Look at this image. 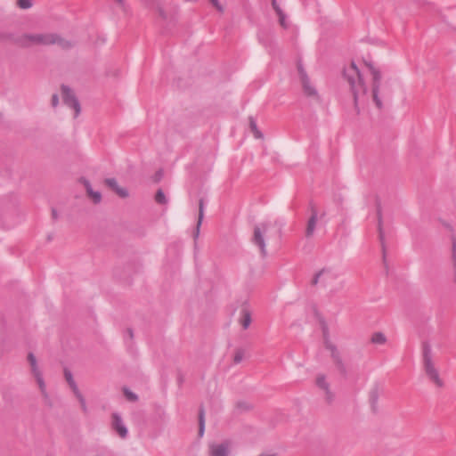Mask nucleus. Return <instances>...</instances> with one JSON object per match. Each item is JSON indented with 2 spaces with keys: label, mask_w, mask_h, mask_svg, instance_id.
<instances>
[{
  "label": "nucleus",
  "mask_w": 456,
  "mask_h": 456,
  "mask_svg": "<svg viewBox=\"0 0 456 456\" xmlns=\"http://www.w3.org/2000/svg\"><path fill=\"white\" fill-rule=\"evenodd\" d=\"M63 102L75 110L74 117L77 118L81 111L80 104L73 91L65 85L61 86Z\"/></svg>",
  "instance_id": "0eeeda50"
},
{
  "label": "nucleus",
  "mask_w": 456,
  "mask_h": 456,
  "mask_svg": "<svg viewBox=\"0 0 456 456\" xmlns=\"http://www.w3.org/2000/svg\"><path fill=\"white\" fill-rule=\"evenodd\" d=\"M58 102H59V97L58 95L55 94L53 95L52 97V104L53 107H56L58 105Z\"/></svg>",
  "instance_id": "2f4dec72"
},
{
  "label": "nucleus",
  "mask_w": 456,
  "mask_h": 456,
  "mask_svg": "<svg viewBox=\"0 0 456 456\" xmlns=\"http://www.w3.org/2000/svg\"><path fill=\"white\" fill-rule=\"evenodd\" d=\"M210 2L212 3V4L217 8L218 11L220 12H223V7L221 6V4H219V1L218 0H210Z\"/></svg>",
  "instance_id": "7c9ffc66"
},
{
  "label": "nucleus",
  "mask_w": 456,
  "mask_h": 456,
  "mask_svg": "<svg viewBox=\"0 0 456 456\" xmlns=\"http://www.w3.org/2000/svg\"><path fill=\"white\" fill-rule=\"evenodd\" d=\"M378 217H379V239L382 244L383 248V257L385 258V246H384V232L382 229V216H381V209L379 207L378 208Z\"/></svg>",
  "instance_id": "aec40b11"
},
{
  "label": "nucleus",
  "mask_w": 456,
  "mask_h": 456,
  "mask_svg": "<svg viewBox=\"0 0 456 456\" xmlns=\"http://www.w3.org/2000/svg\"><path fill=\"white\" fill-rule=\"evenodd\" d=\"M365 65L369 69L370 74L372 75L373 86H372V97L376 106L379 109L383 107V103L381 99L379 98V86L381 81V74L379 69H377L370 61H365Z\"/></svg>",
  "instance_id": "39448f33"
},
{
  "label": "nucleus",
  "mask_w": 456,
  "mask_h": 456,
  "mask_svg": "<svg viewBox=\"0 0 456 456\" xmlns=\"http://www.w3.org/2000/svg\"><path fill=\"white\" fill-rule=\"evenodd\" d=\"M19 43L24 46H28L31 45H58L62 49H69L72 46V44L69 41H67L61 38L57 34H26L23 35L20 39Z\"/></svg>",
  "instance_id": "f03ea898"
},
{
  "label": "nucleus",
  "mask_w": 456,
  "mask_h": 456,
  "mask_svg": "<svg viewBox=\"0 0 456 456\" xmlns=\"http://www.w3.org/2000/svg\"><path fill=\"white\" fill-rule=\"evenodd\" d=\"M316 384L319 387L322 388L323 390H325L326 392V395H327V400L329 402H331L332 401V394L329 388V384L328 382L326 381V377L324 375H319L317 377V380H316Z\"/></svg>",
  "instance_id": "4468645a"
},
{
  "label": "nucleus",
  "mask_w": 456,
  "mask_h": 456,
  "mask_svg": "<svg viewBox=\"0 0 456 456\" xmlns=\"http://www.w3.org/2000/svg\"><path fill=\"white\" fill-rule=\"evenodd\" d=\"M326 273H328V271H326L325 269H322L320 272H318L313 280V283L317 284L319 282L321 276H322Z\"/></svg>",
  "instance_id": "c85d7f7f"
},
{
  "label": "nucleus",
  "mask_w": 456,
  "mask_h": 456,
  "mask_svg": "<svg viewBox=\"0 0 456 456\" xmlns=\"http://www.w3.org/2000/svg\"><path fill=\"white\" fill-rule=\"evenodd\" d=\"M204 208H205L204 200L200 199V202H199V218H198L196 231L194 232V238L195 239H197L199 237V234H200V227L201 225V223H202V220H203V217H204Z\"/></svg>",
  "instance_id": "2eb2a0df"
},
{
  "label": "nucleus",
  "mask_w": 456,
  "mask_h": 456,
  "mask_svg": "<svg viewBox=\"0 0 456 456\" xmlns=\"http://www.w3.org/2000/svg\"><path fill=\"white\" fill-rule=\"evenodd\" d=\"M378 399H379L378 391L373 390L370 395V402L371 408L374 411H376V410H377Z\"/></svg>",
  "instance_id": "5701e85b"
},
{
  "label": "nucleus",
  "mask_w": 456,
  "mask_h": 456,
  "mask_svg": "<svg viewBox=\"0 0 456 456\" xmlns=\"http://www.w3.org/2000/svg\"><path fill=\"white\" fill-rule=\"evenodd\" d=\"M210 456H232L230 443L225 441L224 443H213L209 445Z\"/></svg>",
  "instance_id": "1a4fd4ad"
},
{
  "label": "nucleus",
  "mask_w": 456,
  "mask_h": 456,
  "mask_svg": "<svg viewBox=\"0 0 456 456\" xmlns=\"http://www.w3.org/2000/svg\"><path fill=\"white\" fill-rule=\"evenodd\" d=\"M250 127H251V130L255 133V136L256 138H261L263 136L261 132L258 131L256 123L253 118H250Z\"/></svg>",
  "instance_id": "393cba45"
},
{
  "label": "nucleus",
  "mask_w": 456,
  "mask_h": 456,
  "mask_svg": "<svg viewBox=\"0 0 456 456\" xmlns=\"http://www.w3.org/2000/svg\"><path fill=\"white\" fill-rule=\"evenodd\" d=\"M242 358H243V354H242V352H240V351L237 352V353L235 354V355H234V362H235V363H239V362H241V360H242Z\"/></svg>",
  "instance_id": "c756f323"
},
{
  "label": "nucleus",
  "mask_w": 456,
  "mask_h": 456,
  "mask_svg": "<svg viewBox=\"0 0 456 456\" xmlns=\"http://www.w3.org/2000/svg\"><path fill=\"white\" fill-rule=\"evenodd\" d=\"M64 375H65L66 380L69 383V385L70 386L72 391L74 392L76 396L78 398L83 410L86 411V400L83 397V395H81V393L79 392V389L73 379L71 371L68 369H65Z\"/></svg>",
  "instance_id": "9b49d317"
},
{
  "label": "nucleus",
  "mask_w": 456,
  "mask_h": 456,
  "mask_svg": "<svg viewBox=\"0 0 456 456\" xmlns=\"http://www.w3.org/2000/svg\"><path fill=\"white\" fill-rule=\"evenodd\" d=\"M452 255H453V260H454V276H455V281H456V237L453 235L452 238Z\"/></svg>",
  "instance_id": "a878e982"
},
{
  "label": "nucleus",
  "mask_w": 456,
  "mask_h": 456,
  "mask_svg": "<svg viewBox=\"0 0 456 456\" xmlns=\"http://www.w3.org/2000/svg\"><path fill=\"white\" fill-rule=\"evenodd\" d=\"M344 76L350 85L355 109H358V103L361 98L366 95L368 90L362 76L354 61L349 67L344 69Z\"/></svg>",
  "instance_id": "f257e3e1"
},
{
  "label": "nucleus",
  "mask_w": 456,
  "mask_h": 456,
  "mask_svg": "<svg viewBox=\"0 0 456 456\" xmlns=\"http://www.w3.org/2000/svg\"><path fill=\"white\" fill-rule=\"evenodd\" d=\"M298 74L300 77L301 84L303 86L304 94L308 97H313L314 99L319 98L318 92L314 85H312L310 78L307 76L306 71L305 70L301 62L297 64Z\"/></svg>",
  "instance_id": "423d86ee"
},
{
  "label": "nucleus",
  "mask_w": 456,
  "mask_h": 456,
  "mask_svg": "<svg viewBox=\"0 0 456 456\" xmlns=\"http://www.w3.org/2000/svg\"><path fill=\"white\" fill-rule=\"evenodd\" d=\"M423 363L424 370L429 379L438 387H444V381L440 378L438 370L435 367L432 357L431 346L425 342L423 343Z\"/></svg>",
  "instance_id": "20e7f679"
},
{
  "label": "nucleus",
  "mask_w": 456,
  "mask_h": 456,
  "mask_svg": "<svg viewBox=\"0 0 456 456\" xmlns=\"http://www.w3.org/2000/svg\"><path fill=\"white\" fill-rule=\"evenodd\" d=\"M124 393L128 400H130V401L137 400V395L134 393L131 392L128 388H125Z\"/></svg>",
  "instance_id": "cd10ccee"
},
{
  "label": "nucleus",
  "mask_w": 456,
  "mask_h": 456,
  "mask_svg": "<svg viewBox=\"0 0 456 456\" xmlns=\"http://www.w3.org/2000/svg\"><path fill=\"white\" fill-rule=\"evenodd\" d=\"M156 176H157L156 180H157V181H159V180L162 178V176H163V171H162V170H159V171L156 173Z\"/></svg>",
  "instance_id": "473e14b6"
},
{
  "label": "nucleus",
  "mask_w": 456,
  "mask_h": 456,
  "mask_svg": "<svg viewBox=\"0 0 456 456\" xmlns=\"http://www.w3.org/2000/svg\"><path fill=\"white\" fill-rule=\"evenodd\" d=\"M322 333H323V338H324V343H325V346L328 349L330 350L331 352V355L332 357L335 359L340 371L345 374L346 373V368L339 357V354H338V351L337 349V347L331 344V342L330 341V338H329V330H328V326L327 324L325 323V322H323L322 323Z\"/></svg>",
  "instance_id": "6e6552de"
},
{
  "label": "nucleus",
  "mask_w": 456,
  "mask_h": 456,
  "mask_svg": "<svg viewBox=\"0 0 456 456\" xmlns=\"http://www.w3.org/2000/svg\"><path fill=\"white\" fill-rule=\"evenodd\" d=\"M106 184L111 188L119 197L126 198L128 196V191L125 188L119 187L117 180L115 178H107L105 180Z\"/></svg>",
  "instance_id": "ddd939ff"
},
{
  "label": "nucleus",
  "mask_w": 456,
  "mask_h": 456,
  "mask_svg": "<svg viewBox=\"0 0 456 456\" xmlns=\"http://www.w3.org/2000/svg\"><path fill=\"white\" fill-rule=\"evenodd\" d=\"M87 193L92 197L94 203H99L102 200V194L100 191H94L89 181L84 180Z\"/></svg>",
  "instance_id": "f3484780"
},
{
  "label": "nucleus",
  "mask_w": 456,
  "mask_h": 456,
  "mask_svg": "<svg viewBox=\"0 0 456 456\" xmlns=\"http://www.w3.org/2000/svg\"><path fill=\"white\" fill-rule=\"evenodd\" d=\"M318 214L315 210H313L312 216L308 220L306 226V236H312L314 232Z\"/></svg>",
  "instance_id": "dca6fc26"
},
{
  "label": "nucleus",
  "mask_w": 456,
  "mask_h": 456,
  "mask_svg": "<svg viewBox=\"0 0 456 456\" xmlns=\"http://www.w3.org/2000/svg\"><path fill=\"white\" fill-rule=\"evenodd\" d=\"M281 228L277 227L275 224H273L272 223H261L254 228L252 241L259 248L261 255L265 257L267 255L265 240H270L273 237H276L277 240H279L281 238Z\"/></svg>",
  "instance_id": "7ed1b4c3"
},
{
  "label": "nucleus",
  "mask_w": 456,
  "mask_h": 456,
  "mask_svg": "<svg viewBox=\"0 0 456 456\" xmlns=\"http://www.w3.org/2000/svg\"><path fill=\"white\" fill-rule=\"evenodd\" d=\"M204 409L201 407L199 413V435L203 436L205 431Z\"/></svg>",
  "instance_id": "412c9836"
},
{
  "label": "nucleus",
  "mask_w": 456,
  "mask_h": 456,
  "mask_svg": "<svg viewBox=\"0 0 456 456\" xmlns=\"http://www.w3.org/2000/svg\"><path fill=\"white\" fill-rule=\"evenodd\" d=\"M121 7L125 8V0H115Z\"/></svg>",
  "instance_id": "f704fd0d"
},
{
  "label": "nucleus",
  "mask_w": 456,
  "mask_h": 456,
  "mask_svg": "<svg viewBox=\"0 0 456 456\" xmlns=\"http://www.w3.org/2000/svg\"><path fill=\"white\" fill-rule=\"evenodd\" d=\"M18 5L21 9H29L32 6V0H18Z\"/></svg>",
  "instance_id": "bb28decb"
},
{
  "label": "nucleus",
  "mask_w": 456,
  "mask_h": 456,
  "mask_svg": "<svg viewBox=\"0 0 456 456\" xmlns=\"http://www.w3.org/2000/svg\"><path fill=\"white\" fill-rule=\"evenodd\" d=\"M52 215L53 219H57V211L54 208L52 209Z\"/></svg>",
  "instance_id": "c9c22d12"
},
{
  "label": "nucleus",
  "mask_w": 456,
  "mask_h": 456,
  "mask_svg": "<svg viewBox=\"0 0 456 456\" xmlns=\"http://www.w3.org/2000/svg\"><path fill=\"white\" fill-rule=\"evenodd\" d=\"M126 332H127V335H128L129 338L132 340L133 338H134L133 330L132 329H128Z\"/></svg>",
  "instance_id": "72a5a7b5"
},
{
  "label": "nucleus",
  "mask_w": 456,
  "mask_h": 456,
  "mask_svg": "<svg viewBox=\"0 0 456 456\" xmlns=\"http://www.w3.org/2000/svg\"><path fill=\"white\" fill-rule=\"evenodd\" d=\"M155 200L159 204H166L167 202V199L164 191L161 189L158 190L156 196H155Z\"/></svg>",
  "instance_id": "b1692460"
},
{
  "label": "nucleus",
  "mask_w": 456,
  "mask_h": 456,
  "mask_svg": "<svg viewBox=\"0 0 456 456\" xmlns=\"http://www.w3.org/2000/svg\"><path fill=\"white\" fill-rule=\"evenodd\" d=\"M272 4H273V9L275 10L276 13L279 16V20H280L281 25L283 28H286L287 24L285 21V19H286L285 13L282 12L281 8L278 5L277 0H273Z\"/></svg>",
  "instance_id": "a211bd4d"
},
{
  "label": "nucleus",
  "mask_w": 456,
  "mask_h": 456,
  "mask_svg": "<svg viewBox=\"0 0 456 456\" xmlns=\"http://www.w3.org/2000/svg\"><path fill=\"white\" fill-rule=\"evenodd\" d=\"M28 360L30 363L32 371L36 377L37 382L39 386V388L43 394H45V384L43 379V375L41 371L37 368V359L33 353H29L28 355Z\"/></svg>",
  "instance_id": "9d476101"
},
{
  "label": "nucleus",
  "mask_w": 456,
  "mask_h": 456,
  "mask_svg": "<svg viewBox=\"0 0 456 456\" xmlns=\"http://www.w3.org/2000/svg\"><path fill=\"white\" fill-rule=\"evenodd\" d=\"M251 323V314L247 308L241 310V325L244 330L248 329Z\"/></svg>",
  "instance_id": "6ab92c4d"
},
{
  "label": "nucleus",
  "mask_w": 456,
  "mask_h": 456,
  "mask_svg": "<svg viewBox=\"0 0 456 456\" xmlns=\"http://www.w3.org/2000/svg\"><path fill=\"white\" fill-rule=\"evenodd\" d=\"M371 341L374 344H384L386 342V337L381 332H376L372 335Z\"/></svg>",
  "instance_id": "4be33fe9"
},
{
  "label": "nucleus",
  "mask_w": 456,
  "mask_h": 456,
  "mask_svg": "<svg viewBox=\"0 0 456 456\" xmlns=\"http://www.w3.org/2000/svg\"><path fill=\"white\" fill-rule=\"evenodd\" d=\"M112 428L116 430V432L119 435L121 438H126L127 436L128 430L126 425L123 422V419L119 413L114 412L112 414Z\"/></svg>",
  "instance_id": "f8f14e48"
}]
</instances>
